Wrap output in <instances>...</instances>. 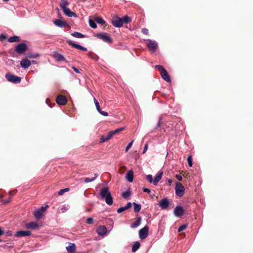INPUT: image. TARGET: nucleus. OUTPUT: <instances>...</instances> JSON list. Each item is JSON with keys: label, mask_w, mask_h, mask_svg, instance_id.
Segmentation results:
<instances>
[{"label": "nucleus", "mask_w": 253, "mask_h": 253, "mask_svg": "<svg viewBox=\"0 0 253 253\" xmlns=\"http://www.w3.org/2000/svg\"><path fill=\"white\" fill-rule=\"evenodd\" d=\"M159 205L161 209L165 210L168 208L169 205V202L167 198H165L159 202Z\"/></svg>", "instance_id": "10"}, {"label": "nucleus", "mask_w": 253, "mask_h": 253, "mask_svg": "<svg viewBox=\"0 0 253 253\" xmlns=\"http://www.w3.org/2000/svg\"><path fill=\"white\" fill-rule=\"evenodd\" d=\"M168 182L169 183V185L170 184V183H171L173 181L172 179H168Z\"/></svg>", "instance_id": "60"}, {"label": "nucleus", "mask_w": 253, "mask_h": 253, "mask_svg": "<svg viewBox=\"0 0 253 253\" xmlns=\"http://www.w3.org/2000/svg\"><path fill=\"white\" fill-rule=\"evenodd\" d=\"M143 191L144 192H146V193H150V192H151L150 190L149 189H148V188H144L143 189Z\"/></svg>", "instance_id": "54"}, {"label": "nucleus", "mask_w": 253, "mask_h": 253, "mask_svg": "<svg viewBox=\"0 0 253 253\" xmlns=\"http://www.w3.org/2000/svg\"><path fill=\"white\" fill-rule=\"evenodd\" d=\"M3 233V231L1 230V229L0 228V236L2 235ZM1 242V240L0 239V243Z\"/></svg>", "instance_id": "58"}, {"label": "nucleus", "mask_w": 253, "mask_h": 253, "mask_svg": "<svg viewBox=\"0 0 253 253\" xmlns=\"http://www.w3.org/2000/svg\"><path fill=\"white\" fill-rule=\"evenodd\" d=\"M31 235V232L30 231H19L16 232L15 236L16 237H26Z\"/></svg>", "instance_id": "13"}, {"label": "nucleus", "mask_w": 253, "mask_h": 253, "mask_svg": "<svg viewBox=\"0 0 253 253\" xmlns=\"http://www.w3.org/2000/svg\"><path fill=\"white\" fill-rule=\"evenodd\" d=\"M100 195L102 199L105 200L108 205H112L113 203V198L108 187H103L100 190Z\"/></svg>", "instance_id": "1"}, {"label": "nucleus", "mask_w": 253, "mask_h": 253, "mask_svg": "<svg viewBox=\"0 0 253 253\" xmlns=\"http://www.w3.org/2000/svg\"><path fill=\"white\" fill-rule=\"evenodd\" d=\"M53 56L57 61H65L67 62V61L66 60V59L65 58L64 56L58 52H55L54 53Z\"/></svg>", "instance_id": "17"}, {"label": "nucleus", "mask_w": 253, "mask_h": 253, "mask_svg": "<svg viewBox=\"0 0 253 253\" xmlns=\"http://www.w3.org/2000/svg\"><path fill=\"white\" fill-rule=\"evenodd\" d=\"M48 206L47 205H45L44 207H42L40 209L42 211V212H43L44 211H45L48 208Z\"/></svg>", "instance_id": "50"}, {"label": "nucleus", "mask_w": 253, "mask_h": 253, "mask_svg": "<svg viewBox=\"0 0 253 253\" xmlns=\"http://www.w3.org/2000/svg\"><path fill=\"white\" fill-rule=\"evenodd\" d=\"M147 41L146 44L149 49L152 52H154L158 48L157 42L155 41H151L150 40H148Z\"/></svg>", "instance_id": "6"}, {"label": "nucleus", "mask_w": 253, "mask_h": 253, "mask_svg": "<svg viewBox=\"0 0 253 253\" xmlns=\"http://www.w3.org/2000/svg\"><path fill=\"white\" fill-rule=\"evenodd\" d=\"M66 249L68 253H75L76 247L74 243H70V245L66 247Z\"/></svg>", "instance_id": "21"}, {"label": "nucleus", "mask_w": 253, "mask_h": 253, "mask_svg": "<svg viewBox=\"0 0 253 253\" xmlns=\"http://www.w3.org/2000/svg\"><path fill=\"white\" fill-rule=\"evenodd\" d=\"M12 235V232L11 230H8L6 232V236H11Z\"/></svg>", "instance_id": "53"}, {"label": "nucleus", "mask_w": 253, "mask_h": 253, "mask_svg": "<svg viewBox=\"0 0 253 253\" xmlns=\"http://www.w3.org/2000/svg\"><path fill=\"white\" fill-rule=\"evenodd\" d=\"M140 246V243L138 241L135 242L132 247V252L134 253L136 252L139 248Z\"/></svg>", "instance_id": "28"}, {"label": "nucleus", "mask_w": 253, "mask_h": 253, "mask_svg": "<svg viewBox=\"0 0 253 253\" xmlns=\"http://www.w3.org/2000/svg\"><path fill=\"white\" fill-rule=\"evenodd\" d=\"M56 102L58 104L64 105L67 103V99L64 95H59L56 99Z\"/></svg>", "instance_id": "15"}, {"label": "nucleus", "mask_w": 253, "mask_h": 253, "mask_svg": "<svg viewBox=\"0 0 253 253\" xmlns=\"http://www.w3.org/2000/svg\"><path fill=\"white\" fill-rule=\"evenodd\" d=\"M155 68H157L159 71L160 72V73L163 71V70H165L166 69L162 66L161 65H156Z\"/></svg>", "instance_id": "42"}, {"label": "nucleus", "mask_w": 253, "mask_h": 253, "mask_svg": "<svg viewBox=\"0 0 253 253\" xmlns=\"http://www.w3.org/2000/svg\"><path fill=\"white\" fill-rule=\"evenodd\" d=\"M134 206V211L135 212H138L141 208V206L140 204H136V203H133Z\"/></svg>", "instance_id": "31"}, {"label": "nucleus", "mask_w": 253, "mask_h": 253, "mask_svg": "<svg viewBox=\"0 0 253 253\" xmlns=\"http://www.w3.org/2000/svg\"><path fill=\"white\" fill-rule=\"evenodd\" d=\"M133 143V140H132L130 142L128 143L126 147V151L127 152L132 146Z\"/></svg>", "instance_id": "43"}, {"label": "nucleus", "mask_w": 253, "mask_h": 253, "mask_svg": "<svg viewBox=\"0 0 253 253\" xmlns=\"http://www.w3.org/2000/svg\"><path fill=\"white\" fill-rule=\"evenodd\" d=\"M67 43L68 44L71 45L73 47L76 48L77 49L81 50L84 51H87V48L86 47H84V46H82L81 45H79L78 44L75 43L73 42H72L71 40L67 41Z\"/></svg>", "instance_id": "12"}, {"label": "nucleus", "mask_w": 253, "mask_h": 253, "mask_svg": "<svg viewBox=\"0 0 253 253\" xmlns=\"http://www.w3.org/2000/svg\"><path fill=\"white\" fill-rule=\"evenodd\" d=\"M31 62V64L32 63H33V64H37V62L36 61V60H33Z\"/></svg>", "instance_id": "62"}, {"label": "nucleus", "mask_w": 253, "mask_h": 253, "mask_svg": "<svg viewBox=\"0 0 253 253\" xmlns=\"http://www.w3.org/2000/svg\"><path fill=\"white\" fill-rule=\"evenodd\" d=\"M5 78L8 81L14 84L19 83L21 80L20 77L14 76L10 73H6L5 74Z\"/></svg>", "instance_id": "4"}, {"label": "nucleus", "mask_w": 253, "mask_h": 253, "mask_svg": "<svg viewBox=\"0 0 253 253\" xmlns=\"http://www.w3.org/2000/svg\"><path fill=\"white\" fill-rule=\"evenodd\" d=\"M101 115L104 116H108V113L107 112L103 111L100 110V112H98Z\"/></svg>", "instance_id": "49"}, {"label": "nucleus", "mask_w": 253, "mask_h": 253, "mask_svg": "<svg viewBox=\"0 0 253 253\" xmlns=\"http://www.w3.org/2000/svg\"><path fill=\"white\" fill-rule=\"evenodd\" d=\"M122 21L123 22V24L124 23L127 24L130 21L129 17L127 16H125L123 18H121Z\"/></svg>", "instance_id": "34"}, {"label": "nucleus", "mask_w": 253, "mask_h": 253, "mask_svg": "<svg viewBox=\"0 0 253 253\" xmlns=\"http://www.w3.org/2000/svg\"><path fill=\"white\" fill-rule=\"evenodd\" d=\"M31 65V62L27 58H24L20 61L21 66L25 69L28 68Z\"/></svg>", "instance_id": "16"}, {"label": "nucleus", "mask_w": 253, "mask_h": 253, "mask_svg": "<svg viewBox=\"0 0 253 253\" xmlns=\"http://www.w3.org/2000/svg\"><path fill=\"white\" fill-rule=\"evenodd\" d=\"M62 10L64 12V13L66 16H67L69 17H77V15L75 13L71 11L70 10V9L67 7Z\"/></svg>", "instance_id": "18"}, {"label": "nucleus", "mask_w": 253, "mask_h": 253, "mask_svg": "<svg viewBox=\"0 0 253 253\" xmlns=\"http://www.w3.org/2000/svg\"><path fill=\"white\" fill-rule=\"evenodd\" d=\"M96 232L98 235L104 236L106 234L107 229L105 226H100L97 228Z\"/></svg>", "instance_id": "14"}, {"label": "nucleus", "mask_w": 253, "mask_h": 253, "mask_svg": "<svg viewBox=\"0 0 253 253\" xmlns=\"http://www.w3.org/2000/svg\"><path fill=\"white\" fill-rule=\"evenodd\" d=\"M94 21L102 25L105 23V21L102 18L98 17L94 18Z\"/></svg>", "instance_id": "33"}, {"label": "nucleus", "mask_w": 253, "mask_h": 253, "mask_svg": "<svg viewBox=\"0 0 253 253\" xmlns=\"http://www.w3.org/2000/svg\"><path fill=\"white\" fill-rule=\"evenodd\" d=\"M27 229H36L38 228L39 225L36 222H31L25 224Z\"/></svg>", "instance_id": "20"}, {"label": "nucleus", "mask_w": 253, "mask_h": 253, "mask_svg": "<svg viewBox=\"0 0 253 253\" xmlns=\"http://www.w3.org/2000/svg\"><path fill=\"white\" fill-rule=\"evenodd\" d=\"M27 48V46L25 43H20L15 47V51L19 54H22L26 51Z\"/></svg>", "instance_id": "9"}, {"label": "nucleus", "mask_w": 253, "mask_h": 253, "mask_svg": "<svg viewBox=\"0 0 253 253\" xmlns=\"http://www.w3.org/2000/svg\"><path fill=\"white\" fill-rule=\"evenodd\" d=\"M131 195L130 191L129 190H127L124 192H123L122 194V197L125 199H127Z\"/></svg>", "instance_id": "32"}, {"label": "nucleus", "mask_w": 253, "mask_h": 253, "mask_svg": "<svg viewBox=\"0 0 253 253\" xmlns=\"http://www.w3.org/2000/svg\"><path fill=\"white\" fill-rule=\"evenodd\" d=\"M124 129H125V127H120V128H118L112 131V132L113 133V134L114 135V134L120 133V132L123 131Z\"/></svg>", "instance_id": "38"}, {"label": "nucleus", "mask_w": 253, "mask_h": 253, "mask_svg": "<svg viewBox=\"0 0 253 253\" xmlns=\"http://www.w3.org/2000/svg\"><path fill=\"white\" fill-rule=\"evenodd\" d=\"M112 24L115 27L120 28L123 26V22L121 18L116 15L113 17L111 20Z\"/></svg>", "instance_id": "5"}, {"label": "nucleus", "mask_w": 253, "mask_h": 253, "mask_svg": "<svg viewBox=\"0 0 253 253\" xmlns=\"http://www.w3.org/2000/svg\"><path fill=\"white\" fill-rule=\"evenodd\" d=\"M96 37L108 43H111L112 42L111 37L107 34L106 33L97 34Z\"/></svg>", "instance_id": "8"}, {"label": "nucleus", "mask_w": 253, "mask_h": 253, "mask_svg": "<svg viewBox=\"0 0 253 253\" xmlns=\"http://www.w3.org/2000/svg\"><path fill=\"white\" fill-rule=\"evenodd\" d=\"M108 140V139H107L106 136H102L101 137V138H100V143H104Z\"/></svg>", "instance_id": "45"}, {"label": "nucleus", "mask_w": 253, "mask_h": 253, "mask_svg": "<svg viewBox=\"0 0 253 253\" xmlns=\"http://www.w3.org/2000/svg\"><path fill=\"white\" fill-rule=\"evenodd\" d=\"M94 180V178H85L84 179V181L85 183H88L90 182L93 181Z\"/></svg>", "instance_id": "47"}, {"label": "nucleus", "mask_w": 253, "mask_h": 253, "mask_svg": "<svg viewBox=\"0 0 253 253\" xmlns=\"http://www.w3.org/2000/svg\"><path fill=\"white\" fill-rule=\"evenodd\" d=\"M19 41H20V38H19V37L17 36L11 37L8 40V41L10 42H19Z\"/></svg>", "instance_id": "30"}, {"label": "nucleus", "mask_w": 253, "mask_h": 253, "mask_svg": "<svg viewBox=\"0 0 253 253\" xmlns=\"http://www.w3.org/2000/svg\"><path fill=\"white\" fill-rule=\"evenodd\" d=\"M86 222L88 224H92L93 223L94 220L92 217H88L86 219Z\"/></svg>", "instance_id": "41"}, {"label": "nucleus", "mask_w": 253, "mask_h": 253, "mask_svg": "<svg viewBox=\"0 0 253 253\" xmlns=\"http://www.w3.org/2000/svg\"><path fill=\"white\" fill-rule=\"evenodd\" d=\"M72 69L74 70V71L77 73H80V71L77 68H76L74 66H72Z\"/></svg>", "instance_id": "56"}, {"label": "nucleus", "mask_w": 253, "mask_h": 253, "mask_svg": "<svg viewBox=\"0 0 253 253\" xmlns=\"http://www.w3.org/2000/svg\"><path fill=\"white\" fill-rule=\"evenodd\" d=\"M175 177L178 181H181L182 180V177L180 174H176Z\"/></svg>", "instance_id": "52"}, {"label": "nucleus", "mask_w": 253, "mask_h": 253, "mask_svg": "<svg viewBox=\"0 0 253 253\" xmlns=\"http://www.w3.org/2000/svg\"><path fill=\"white\" fill-rule=\"evenodd\" d=\"M10 199L7 200H5V201H4L3 203L4 204H7L8 203H9L10 202Z\"/></svg>", "instance_id": "59"}, {"label": "nucleus", "mask_w": 253, "mask_h": 253, "mask_svg": "<svg viewBox=\"0 0 253 253\" xmlns=\"http://www.w3.org/2000/svg\"><path fill=\"white\" fill-rule=\"evenodd\" d=\"M186 227H187V225H185V224H183V225H181L178 228V232H180V231H182L184 230L186 228Z\"/></svg>", "instance_id": "44"}, {"label": "nucleus", "mask_w": 253, "mask_h": 253, "mask_svg": "<svg viewBox=\"0 0 253 253\" xmlns=\"http://www.w3.org/2000/svg\"><path fill=\"white\" fill-rule=\"evenodd\" d=\"M28 58H36L40 56L38 53H29L27 55Z\"/></svg>", "instance_id": "36"}, {"label": "nucleus", "mask_w": 253, "mask_h": 253, "mask_svg": "<svg viewBox=\"0 0 253 253\" xmlns=\"http://www.w3.org/2000/svg\"><path fill=\"white\" fill-rule=\"evenodd\" d=\"M184 210L181 206H176L174 210V214L176 217H180L183 215Z\"/></svg>", "instance_id": "11"}, {"label": "nucleus", "mask_w": 253, "mask_h": 253, "mask_svg": "<svg viewBox=\"0 0 253 253\" xmlns=\"http://www.w3.org/2000/svg\"><path fill=\"white\" fill-rule=\"evenodd\" d=\"M43 215V212L40 209H38L37 211H36L34 212V216L37 219H40L42 218Z\"/></svg>", "instance_id": "25"}, {"label": "nucleus", "mask_w": 253, "mask_h": 253, "mask_svg": "<svg viewBox=\"0 0 253 253\" xmlns=\"http://www.w3.org/2000/svg\"><path fill=\"white\" fill-rule=\"evenodd\" d=\"M163 172L162 171H159L156 174L154 180H153V176L151 174L147 175V180L150 183H153L154 185H157L159 181L162 179Z\"/></svg>", "instance_id": "2"}, {"label": "nucleus", "mask_w": 253, "mask_h": 253, "mask_svg": "<svg viewBox=\"0 0 253 253\" xmlns=\"http://www.w3.org/2000/svg\"><path fill=\"white\" fill-rule=\"evenodd\" d=\"M93 100H94V104H95V105L96 106L97 111L100 112L101 109L100 108L99 103L98 101L94 97L93 98Z\"/></svg>", "instance_id": "37"}, {"label": "nucleus", "mask_w": 253, "mask_h": 253, "mask_svg": "<svg viewBox=\"0 0 253 253\" xmlns=\"http://www.w3.org/2000/svg\"><path fill=\"white\" fill-rule=\"evenodd\" d=\"M0 39H5V36L4 35H1L0 36Z\"/></svg>", "instance_id": "63"}, {"label": "nucleus", "mask_w": 253, "mask_h": 253, "mask_svg": "<svg viewBox=\"0 0 253 253\" xmlns=\"http://www.w3.org/2000/svg\"><path fill=\"white\" fill-rule=\"evenodd\" d=\"M141 218L138 217L137 218L136 220L134 222H133V223H132L131 224V225H130L131 228H135L137 227L138 226L140 225V224L141 223Z\"/></svg>", "instance_id": "26"}, {"label": "nucleus", "mask_w": 253, "mask_h": 253, "mask_svg": "<svg viewBox=\"0 0 253 253\" xmlns=\"http://www.w3.org/2000/svg\"><path fill=\"white\" fill-rule=\"evenodd\" d=\"M187 162L189 167H191L193 165L192 158L191 156H189L187 158Z\"/></svg>", "instance_id": "39"}, {"label": "nucleus", "mask_w": 253, "mask_h": 253, "mask_svg": "<svg viewBox=\"0 0 253 253\" xmlns=\"http://www.w3.org/2000/svg\"><path fill=\"white\" fill-rule=\"evenodd\" d=\"M4 1H8L9 0H3Z\"/></svg>", "instance_id": "64"}, {"label": "nucleus", "mask_w": 253, "mask_h": 253, "mask_svg": "<svg viewBox=\"0 0 253 253\" xmlns=\"http://www.w3.org/2000/svg\"><path fill=\"white\" fill-rule=\"evenodd\" d=\"M53 23L57 27L63 28L66 25V23L61 19H56L53 21Z\"/></svg>", "instance_id": "23"}, {"label": "nucleus", "mask_w": 253, "mask_h": 253, "mask_svg": "<svg viewBox=\"0 0 253 253\" xmlns=\"http://www.w3.org/2000/svg\"><path fill=\"white\" fill-rule=\"evenodd\" d=\"M147 149H148V144H145L144 147V149H143V154H144L146 153V152L147 151Z\"/></svg>", "instance_id": "55"}, {"label": "nucleus", "mask_w": 253, "mask_h": 253, "mask_svg": "<svg viewBox=\"0 0 253 253\" xmlns=\"http://www.w3.org/2000/svg\"><path fill=\"white\" fill-rule=\"evenodd\" d=\"M160 122H161V119H160V120H159V122L158 123L157 126L156 127V129L160 127Z\"/></svg>", "instance_id": "57"}, {"label": "nucleus", "mask_w": 253, "mask_h": 253, "mask_svg": "<svg viewBox=\"0 0 253 253\" xmlns=\"http://www.w3.org/2000/svg\"><path fill=\"white\" fill-rule=\"evenodd\" d=\"M95 21L93 20L90 19H89V24L90 27L93 29H95L97 27L96 24L95 23Z\"/></svg>", "instance_id": "35"}, {"label": "nucleus", "mask_w": 253, "mask_h": 253, "mask_svg": "<svg viewBox=\"0 0 253 253\" xmlns=\"http://www.w3.org/2000/svg\"><path fill=\"white\" fill-rule=\"evenodd\" d=\"M69 190V188H65V189H61L59 192H58V194L59 195H63L65 192H67Z\"/></svg>", "instance_id": "40"}, {"label": "nucleus", "mask_w": 253, "mask_h": 253, "mask_svg": "<svg viewBox=\"0 0 253 253\" xmlns=\"http://www.w3.org/2000/svg\"><path fill=\"white\" fill-rule=\"evenodd\" d=\"M175 190L176 195L179 197H181L184 195L185 188L181 183L176 182Z\"/></svg>", "instance_id": "3"}, {"label": "nucleus", "mask_w": 253, "mask_h": 253, "mask_svg": "<svg viewBox=\"0 0 253 253\" xmlns=\"http://www.w3.org/2000/svg\"><path fill=\"white\" fill-rule=\"evenodd\" d=\"M142 32L143 34L145 35H148V30L146 28H143L142 29Z\"/></svg>", "instance_id": "51"}, {"label": "nucleus", "mask_w": 253, "mask_h": 253, "mask_svg": "<svg viewBox=\"0 0 253 253\" xmlns=\"http://www.w3.org/2000/svg\"><path fill=\"white\" fill-rule=\"evenodd\" d=\"M162 78L166 82L169 83L170 82V79L169 76L166 70H163L161 73Z\"/></svg>", "instance_id": "19"}, {"label": "nucleus", "mask_w": 253, "mask_h": 253, "mask_svg": "<svg viewBox=\"0 0 253 253\" xmlns=\"http://www.w3.org/2000/svg\"><path fill=\"white\" fill-rule=\"evenodd\" d=\"M126 178L129 182H131L133 179V172L132 170L128 171L126 175Z\"/></svg>", "instance_id": "24"}, {"label": "nucleus", "mask_w": 253, "mask_h": 253, "mask_svg": "<svg viewBox=\"0 0 253 253\" xmlns=\"http://www.w3.org/2000/svg\"><path fill=\"white\" fill-rule=\"evenodd\" d=\"M69 209L68 206H67L66 205H64L62 207V208L61 209V211L62 212H65V211H67Z\"/></svg>", "instance_id": "48"}, {"label": "nucleus", "mask_w": 253, "mask_h": 253, "mask_svg": "<svg viewBox=\"0 0 253 253\" xmlns=\"http://www.w3.org/2000/svg\"><path fill=\"white\" fill-rule=\"evenodd\" d=\"M71 35L77 38H83L85 37V36L81 33L78 32H75L71 34Z\"/></svg>", "instance_id": "29"}, {"label": "nucleus", "mask_w": 253, "mask_h": 253, "mask_svg": "<svg viewBox=\"0 0 253 253\" xmlns=\"http://www.w3.org/2000/svg\"><path fill=\"white\" fill-rule=\"evenodd\" d=\"M149 228L145 226L139 231V236L140 239L143 240L147 238L148 235Z\"/></svg>", "instance_id": "7"}, {"label": "nucleus", "mask_w": 253, "mask_h": 253, "mask_svg": "<svg viewBox=\"0 0 253 253\" xmlns=\"http://www.w3.org/2000/svg\"><path fill=\"white\" fill-rule=\"evenodd\" d=\"M131 205L132 204L130 202L127 203L126 206L119 208L117 210V212L120 213L126 211V210L129 209L131 207Z\"/></svg>", "instance_id": "22"}, {"label": "nucleus", "mask_w": 253, "mask_h": 253, "mask_svg": "<svg viewBox=\"0 0 253 253\" xmlns=\"http://www.w3.org/2000/svg\"><path fill=\"white\" fill-rule=\"evenodd\" d=\"M98 174L97 173H95L94 174V177H93V178H94V180L98 177Z\"/></svg>", "instance_id": "61"}, {"label": "nucleus", "mask_w": 253, "mask_h": 253, "mask_svg": "<svg viewBox=\"0 0 253 253\" xmlns=\"http://www.w3.org/2000/svg\"><path fill=\"white\" fill-rule=\"evenodd\" d=\"M69 3L67 0H61L60 6L62 10H63L67 8V6L69 5Z\"/></svg>", "instance_id": "27"}, {"label": "nucleus", "mask_w": 253, "mask_h": 253, "mask_svg": "<svg viewBox=\"0 0 253 253\" xmlns=\"http://www.w3.org/2000/svg\"><path fill=\"white\" fill-rule=\"evenodd\" d=\"M113 135H114V134H113V133L112 131H110L108 133L107 136H106L107 137V139H108V140H109V139H110L113 137Z\"/></svg>", "instance_id": "46"}]
</instances>
